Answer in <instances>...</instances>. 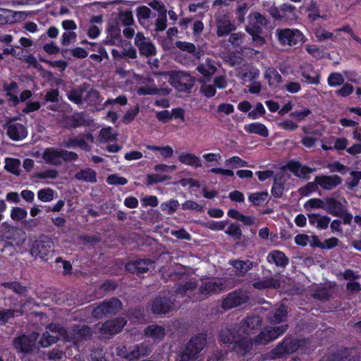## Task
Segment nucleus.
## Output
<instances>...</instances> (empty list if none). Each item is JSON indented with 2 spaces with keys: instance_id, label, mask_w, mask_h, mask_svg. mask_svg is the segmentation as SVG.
<instances>
[{
  "instance_id": "nucleus-6",
  "label": "nucleus",
  "mask_w": 361,
  "mask_h": 361,
  "mask_svg": "<svg viewBox=\"0 0 361 361\" xmlns=\"http://www.w3.org/2000/svg\"><path fill=\"white\" fill-rule=\"evenodd\" d=\"M161 75L164 76L169 75L170 84L180 91L190 90L195 83L194 78L186 72L177 71L170 74L162 73Z\"/></svg>"
},
{
  "instance_id": "nucleus-57",
  "label": "nucleus",
  "mask_w": 361,
  "mask_h": 361,
  "mask_svg": "<svg viewBox=\"0 0 361 361\" xmlns=\"http://www.w3.org/2000/svg\"><path fill=\"white\" fill-rule=\"evenodd\" d=\"M201 82L202 84L200 87V92L207 97H214L216 92L215 86L206 81L201 80Z\"/></svg>"
},
{
  "instance_id": "nucleus-46",
  "label": "nucleus",
  "mask_w": 361,
  "mask_h": 361,
  "mask_svg": "<svg viewBox=\"0 0 361 361\" xmlns=\"http://www.w3.org/2000/svg\"><path fill=\"white\" fill-rule=\"evenodd\" d=\"M197 286V283L195 281H188L184 282L183 284L180 286V287L176 290V294L177 295H180L181 296H183L185 295H189V293L195 289Z\"/></svg>"
},
{
  "instance_id": "nucleus-4",
  "label": "nucleus",
  "mask_w": 361,
  "mask_h": 361,
  "mask_svg": "<svg viewBox=\"0 0 361 361\" xmlns=\"http://www.w3.org/2000/svg\"><path fill=\"white\" fill-rule=\"evenodd\" d=\"M53 252L54 242L45 235L40 236L36 240L30 249V253L33 257H39L44 261H47Z\"/></svg>"
},
{
  "instance_id": "nucleus-48",
  "label": "nucleus",
  "mask_w": 361,
  "mask_h": 361,
  "mask_svg": "<svg viewBox=\"0 0 361 361\" xmlns=\"http://www.w3.org/2000/svg\"><path fill=\"white\" fill-rule=\"evenodd\" d=\"M21 314L19 310L11 309L0 311V324L6 323L10 319Z\"/></svg>"
},
{
  "instance_id": "nucleus-3",
  "label": "nucleus",
  "mask_w": 361,
  "mask_h": 361,
  "mask_svg": "<svg viewBox=\"0 0 361 361\" xmlns=\"http://www.w3.org/2000/svg\"><path fill=\"white\" fill-rule=\"evenodd\" d=\"M206 344V336L200 334L192 337L180 355L179 361H198L199 353Z\"/></svg>"
},
{
  "instance_id": "nucleus-31",
  "label": "nucleus",
  "mask_w": 361,
  "mask_h": 361,
  "mask_svg": "<svg viewBox=\"0 0 361 361\" xmlns=\"http://www.w3.org/2000/svg\"><path fill=\"white\" fill-rule=\"evenodd\" d=\"M267 261L274 263L278 267H285L288 263V259L283 252L279 250H274L267 255Z\"/></svg>"
},
{
  "instance_id": "nucleus-7",
  "label": "nucleus",
  "mask_w": 361,
  "mask_h": 361,
  "mask_svg": "<svg viewBox=\"0 0 361 361\" xmlns=\"http://www.w3.org/2000/svg\"><path fill=\"white\" fill-rule=\"evenodd\" d=\"M298 341L291 338H286L279 343L269 354L271 359H278L286 354L292 353L297 350L299 347Z\"/></svg>"
},
{
  "instance_id": "nucleus-36",
  "label": "nucleus",
  "mask_w": 361,
  "mask_h": 361,
  "mask_svg": "<svg viewBox=\"0 0 361 361\" xmlns=\"http://www.w3.org/2000/svg\"><path fill=\"white\" fill-rule=\"evenodd\" d=\"M324 209L331 214L334 216H339L343 212V204L334 198H330L326 200Z\"/></svg>"
},
{
  "instance_id": "nucleus-45",
  "label": "nucleus",
  "mask_w": 361,
  "mask_h": 361,
  "mask_svg": "<svg viewBox=\"0 0 361 361\" xmlns=\"http://www.w3.org/2000/svg\"><path fill=\"white\" fill-rule=\"evenodd\" d=\"M117 134L111 127L103 128L99 134V138L101 142H110L116 140Z\"/></svg>"
},
{
  "instance_id": "nucleus-25",
  "label": "nucleus",
  "mask_w": 361,
  "mask_h": 361,
  "mask_svg": "<svg viewBox=\"0 0 361 361\" xmlns=\"http://www.w3.org/2000/svg\"><path fill=\"white\" fill-rule=\"evenodd\" d=\"M235 27L227 16H219L217 20V35L222 37L234 30Z\"/></svg>"
},
{
  "instance_id": "nucleus-20",
  "label": "nucleus",
  "mask_w": 361,
  "mask_h": 361,
  "mask_svg": "<svg viewBox=\"0 0 361 361\" xmlns=\"http://www.w3.org/2000/svg\"><path fill=\"white\" fill-rule=\"evenodd\" d=\"M144 334L150 338L154 343L160 342L166 335L165 329L157 324L149 325L145 328Z\"/></svg>"
},
{
  "instance_id": "nucleus-61",
  "label": "nucleus",
  "mask_w": 361,
  "mask_h": 361,
  "mask_svg": "<svg viewBox=\"0 0 361 361\" xmlns=\"http://www.w3.org/2000/svg\"><path fill=\"white\" fill-rule=\"evenodd\" d=\"M333 140V148L335 150L341 151L348 149V140L345 137H332Z\"/></svg>"
},
{
  "instance_id": "nucleus-26",
  "label": "nucleus",
  "mask_w": 361,
  "mask_h": 361,
  "mask_svg": "<svg viewBox=\"0 0 361 361\" xmlns=\"http://www.w3.org/2000/svg\"><path fill=\"white\" fill-rule=\"evenodd\" d=\"M140 84L143 85L140 86L137 90V93L139 95L157 94L159 92V89L150 78L142 79L140 81Z\"/></svg>"
},
{
  "instance_id": "nucleus-2",
  "label": "nucleus",
  "mask_w": 361,
  "mask_h": 361,
  "mask_svg": "<svg viewBox=\"0 0 361 361\" xmlns=\"http://www.w3.org/2000/svg\"><path fill=\"white\" fill-rule=\"evenodd\" d=\"M48 331L44 332L39 342L40 346L47 348L55 343L60 338L66 341H72L75 345L90 338L92 334L90 327L85 325H75L71 331H67L59 325L51 324L47 326Z\"/></svg>"
},
{
  "instance_id": "nucleus-44",
  "label": "nucleus",
  "mask_w": 361,
  "mask_h": 361,
  "mask_svg": "<svg viewBox=\"0 0 361 361\" xmlns=\"http://www.w3.org/2000/svg\"><path fill=\"white\" fill-rule=\"evenodd\" d=\"M272 195L276 197H280L283 193V180L282 176L276 174L274 176V183L271 189Z\"/></svg>"
},
{
  "instance_id": "nucleus-22",
  "label": "nucleus",
  "mask_w": 361,
  "mask_h": 361,
  "mask_svg": "<svg viewBox=\"0 0 361 361\" xmlns=\"http://www.w3.org/2000/svg\"><path fill=\"white\" fill-rule=\"evenodd\" d=\"M264 77L267 80L271 88H277L282 82V77L278 71L273 68H266L264 71Z\"/></svg>"
},
{
  "instance_id": "nucleus-13",
  "label": "nucleus",
  "mask_w": 361,
  "mask_h": 361,
  "mask_svg": "<svg viewBox=\"0 0 361 361\" xmlns=\"http://www.w3.org/2000/svg\"><path fill=\"white\" fill-rule=\"evenodd\" d=\"M6 131L8 136L13 140H21L27 137V131L26 128L16 121H9L6 123Z\"/></svg>"
},
{
  "instance_id": "nucleus-30",
  "label": "nucleus",
  "mask_w": 361,
  "mask_h": 361,
  "mask_svg": "<svg viewBox=\"0 0 361 361\" xmlns=\"http://www.w3.org/2000/svg\"><path fill=\"white\" fill-rule=\"evenodd\" d=\"M287 311L286 307L281 304L273 312H270L267 317L271 324H275L283 322L286 318Z\"/></svg>"
},
{
  "instance_id": "nucleus-19",
  "label": "nucleus",
  "mask_w": 361,
  "mask_h": 361,
  "mask_svg": "<svg viewBox=\"0 0 361 361\" xmlns=\"http://www.w3.org/2000/svg\"><path fill=\"white\" fill-rule=\"evenodd\" d=\"M314 180L318 185L324 190H331L341 183V178L336 175L334 176H317Z\"/></svg>"
},
{
  "instance_id": "nucleus-49",
  "label": "nucleus",
  "mask_w": 361,
  "mask_h": 361,
  "mask_svg": "<svg viewBox=\"0 0 361 361\" xmlns=\"http://www.w3.org/2000/svg\"><path fill=\"white\" fill-rule=\"evenodd\" d=\"M84 101L92 105L101 102L100 94L98 91L90 89L85 92Z\"/></svg>"
},
{
  "instance_id": "nucleus-34",
  "label": "nucleus",
  "mask_w": 361,
  "mask_h": 361,
  "mask_svg": "<svg viewBox=\"0 0 361 361\" xmlns=\"http://www.w3.org/2000/svg\"><path fill=\"white\" fill-rule=\"evenodd\" d=\"M244 129L248 133L257 134L264 137L269 136V130L267 128L264 124L259 122L245 125Z\"/></svg>"
},
{
  "instance_id": "nucleus-9",
  "label": "nucleus",
  "mask_w": 361,
  "mask_h": 361,
  "mask_svg": "<svg viewBox=\"0 0 361 361\" xmlns=\"http://www.w3.org/2000/svg\"><path fill=\"white\" fill-rule=\"evenodd\" d=\"M134 44L141 55L149 57L156 54V47L150 38L138 32L135 37Z\"/></svg>"
},
{
  "instance_id": "nucleus-39",
  "label": "nucleus",
  "mask_w": 361,
  "mask_h": 361,
  "mask_svg": "<svg viewBox=\"0 0 361 361\" xmlns=\"http://www.w3.org/2000/svg\"><path fill=\"white\" fill-rule=\"evenodd\" d=\"M176 45L179 49L192 54L197 59H200L203 55V51L200 49L197 50L195 46L192 43L188 42H177Z\"/></svg>"
},
{
  "instance_id": "nucleus-40",
  "label": "nucleus",
  "mask_w": 361,
  "mask_h": 361,
  "mask_svg": "<svg viewBox=\"0 0 361 361\" xmlns=\"http://www.w3.org/2000/svg\"><path fill=\"white\" fill-rule=\"evenodd\" d=\"M18 88V84L16 82L4 85V90L6 92V95L9 97V101H11L13 105H16L19 102V99L17 96Z\"/></svg>"
},
{
  "instance_id": "nucleus-52",
  "label": "nucleus",
  "mask_w": 361,
  "mask_h": 361,
  "mask_svg": "<svg viewBox=\"0 0 361 361\" xmlns=\"http://www.w3.org/2000/svg\"><path fill=\"white\" fill-rule=\"evenodd\" d=\"M76 128L81 126H89L93 123V120L88 115L78 113L75 114Z\"/></svg>"
},
{
  "instance_id": "nucleus-32",
  "label": "nucleus",
  "mask_w": 361,
  "mask_h": 361,
  "mask_svg": "<svg viewBox=\"0 0 361 361\" xmlns=\"http://www.w3.org/2000/svg\"><path fill=\"white\" fill-rule=\"evenodd\" d=\"M230 264L235 269V274L239 276H244L253 267L250 260H233L230 261Z\"/></svg>"
},
{
  "instance_id": "nucleus-38",
  "label": "nucleus",
  "mask_w": 361,
  "mask_h": 361,
  "mask_svg": "<svg viewBox=\"0 0 361 361\" xmlns=\"http://www.w3.org/2000/svg\"><path fill=\"white\" fill-rule=\"evenodd\" d=\"M197 70L203 76L209 77L215 73L216 71V68L212 59H207L204 63L200 64L197 67Z\"/></svg>"
},
{
  "instance_id": "nucleus-24",
  "label": "nucleus",
  "mask_w": 361,
  "mask_h": 361,
  "mask_svg": "<svg viewBox=\"0 0 361 361\" xmlns=\"http://www.w3.org/2000/svg\"><path fill=\"white\" fill-rule=\"evenodd\" d=\"M287 167L296 176L306 179L309 178V175L314 171V169L303 166L298 161L289 162L287 164Z\"/></svg>"
},
{
  "instance_id": "nucleus-14",
  "label": "nucleus",
  "mask_w": 361,
  "mask_h": 361,
  "mask_svg": "<svg viewBox=\"0 0 361 361\" xmlns=\"http://www.w3.org/2000/svg\"><path fill=\"white\" fill-rule=\"evenodd\" d=\"M267 25L266 18L259 13H250L248 16V24L246 31L248 33L261 32L262 27Z\"/></svg>"
},
{
  "instance_id": "nucleus-58",
  "label": "nucleus",
  "mask_w": 361,
  "mask_h": 361,
  "mask_svg": "<svg viewBox=\"0 0 361 361\" xmlns=\"http://www.w3.org/2000/svg\"><path fill=\"white\" fill-rule=\"evenodd\" d=\"M314 34L319 42L333 40L332 32H330L322 27L317 28L314 31Z\"/></svg>"
},
{
  "instance_id": "nucleus-53",
  "label": "nucleus",
  "mask_w": 361,
  "mask_h": 361,
  "mask_svg": "<svg viewBox=\"0 0 361 361\" xmlns=\"http://www.w3.org/2000/svg\"><path fill=\"white\" fill-rule=\"evenodd\" d=\"M345 79L341 73L338 72L331 73L327 79V83L330 87H336L342 85Z\"/></svg>"
},
{
  "instance_id": "nucleus-63",
  "label": "nucleus",
  "mask_w": 361,
  "mask_h": 361,
  "mask_svg": "<svg viewBox=\"0 0 361 361\" xmlns=\"http://www.w3.org/2000/svg\"><path fill=\"white\" fill-rule=\"evenodd\" d=\"M318 189V185L314 180V182H310L304 187L299 189L298 192L300 195L302 196H308L311 193L315 192Z\"/></svg>"
},
{
  "instance_id": "nucleus-51",
  "label": "nucleus",
  "mask_w": 361,
  "mask_h": 361,
  "mask_svg": "<svg viewBox=\"0 0 361 361\" xmlns=\"http://www.w3.org/2000/svg\"><path fill=\"white\" fill-rule=\"evenodd\" d=\"M171 178L166 175L162 174H148L146 177V184L147 185H152L157 184L166 180H169Z\"/></svg>"
},
{
  "instance_id": "nucleus-64",
  "label": "nucleus",
  "mask_w": 361,
  "mask_h": 361,
  "mask_svg": "<svg viewBox=\"0 0 361 361\" xmlns=\"http://www.w3.org/2000/svg\"><path fill=\"white\" fill-rule=\"evenodd\" d=\"M77 35L73 31L65 32L61 35V42L63 46H68L76 39Z\"/></svg>"
},
{
  "instance_id": "nucleus-18",
  "label": "nucleus",
  "mask_w": 361,
  "mask_h": 361,
  "mask_svg": "<svg viewBox=\"0 0 361 361\" xmlns=\"http://www.w3.org/2000/svg\"><path fill=\"white\" fill-rule=\"evenodd\" d=\"M152 264L153 262L149 259H140L128 263L126 269L132 273L142 274L147 272Z\"/></svg>"
},
{
  "instance_id": "nucleus-47",
  "label": "nucleus",
  "mask_w": 361,
  "mask_h": 361,
  "mask_svg": "<svg viewBox=\"0 0 361 361\" xmlns=\"http://www.w3.org/2000/svg\"><path fill=\"white\" fill-rule=\"evenodd\" d=\"M179 205L178 200L171 199L167 202L161 203L160 208L164 213L171 214L178 209Z\"/></svg>"
},
{
  "instance_id": "nucleus-42",
  "label": "nucleus",
  "mask_w": 361,
  "mask_h": 361,
  "mask_svg": "<svg viewBox=\"0 0 361 361\" xmlns=\"http://www.w3.org/2000/svg\"><path fill=\"white\" fill-rule=\"evenodd\" d=\"M85 90L83 87H80L77 89L71 90L68 94V98L70 101L76 104H81L84 101Z\"/></svg>"
},
{
  "instance_id": "nucleus-37",
  "label": "nucleus",
  "mask_w": 361,
  "mask_h": 361,
  "mask_svg": "<svg viewBox=\"0 0 361 361\" xmlns=\"http://www.w3.org/2000/svg\"><path fill=\"white\" fill-rule=\"evenodd\" d=\"M75 178L78 180H82L90 183L97 182V173L92 169L87 168L75 174Z\"/></svg>"
},
{
  "instance_id": "nucleus-33",
  "label": "nucleus",
  "mask_w": 361,
  "mask_h": 361,
  "mask_svg": "<svg viewBox=\"0 0 361 361\" xmlns=\"http://www.w3.org/2000/svg\"><path fill=\"white\" fill-rule=\"evenodd\" d=\"M309 222L319 229H325L330 223V218L327 216H321L316 214H308Z\"/></svg>"
},
{
  "instance_id": "nucleus-59",
  "label": "nucleus",
  "mask_w": 361,
  "mask_h": 361,
  "mask_svg": "<svg viewBox=\"0 0 361 361\" xmlns=\"http://www.w3.org/2000/svg\"><path fill=\"white\" fill-rule=\"evenodd\" d=\"M151 10L147 6H143L137 8V20L141 24L149 18Z\"/></svg>"
},
{
  "instance_id": "nucleus-16",
  "label": "nucleus",
  "mask_w": 361,
  "mask_h": 361,
  "mask_svg": "<svg viewBox=\"0 0 361 361\" xmlns=\"http://www.w3.org/2000/svg\"><path fill=\"white\" fill-rule=\"evenodd\" d=\"M301 75L307 84L317 85L320 83V72L319 70H315L311 64H306L301 67Z\"/></svg>"
},
{
  "instance_id": "nucleus-17",
  "label": "nucleus",
  "mask_w": 361,
  "mask_h": 361,
  "mask_svg": "<svg viewBox=\"0 0 361 361\" xmlns=\"http://www.w3.org/2000/svg\"><path fill=\"white\" fill-rule=\"evenodd\" d=\"M61 149L55 147H48L44 149L42 158L44 161L49 165L60 166Z\"/></svg>"
},
{
  "instance_id": "nucleus-1",
  "label": "nucleus",
  "mask_w": 361,
  "mask_h": 361,
  "mask_svg": "<svg viewBox=\"0 0 361 361\" xmlns=\"http://www.w3.org/2000/svg\"><path fill=\"white\" fill-rule=\"evenodd\" d=\"M262 322L259 316L247 317L240 325L222 330L220 334L221 341L225 344H229L231 350L243 355L253 345H266L279 338L287 330L286 324L267 326L252 341L250 338V335L261 326Z\"/></svg>"
},
{
  "instance_id": "nucleus-11",
  "label": "nucleus",
  "mask_w": 361,
  "mask_h": 361,
  "mask_svg": "<svg viewBox=\"0 0 361 361\" xmlns=\"http://www.w3.org/2000/svg\"><path fill=\"white\" fill-rule=\"evenodd\" d=\"M249 299L247 293L242 290L230 293L222 302L224 309H231L245 303Z\"/></svg>"
},
{
  "instance_id": "nucleus-21",
  "label": "nucleus",
  "mask_w": 361,
  "mask_h": 361,
  "mask_svg": "<svg viewBox=\"0 0 361 361\" xmlns=\"http://www.w3.org/2000/svg\"><path fill=\"white\" fill-rule=\"evenodd\" d=\"M173 302L168 298H156L152 305V310L155 314H166L172 310Z\"/></svg>"
},
{
  "instance_id": "nucleus-62",
  "label": "nucleus",
  "mask_w": 361,
  "mask_h": 361,
  "mask_svg": "<svg viewBox=\"0 0 361 361\" xmlns=\"http://www.w3.org/2000/svg\"><path fill=\"white\" fill-rule=\"evenodd\" d=\"M123 48V51H121L122 59L129 58L131 59H135L137 58V52L134 47H132L130 42H127V45L124 47H121Z\"/></svg>"
},
{
  "instance_id": "nucleus-27",
  "label": "nucleus",
  "mask_w": 361,
  "mask_h": 361,
  "mask_svg": "<svg viewBox=\"0 0 361 361\" xmlns=\"http://www.w3.org/2000/svg\"><path fill=\"white\" fill-rule=\"evenodd\" d=\"M279 15L283 22L293 21L298 18L295 6L288 4H283L281 6Z\"/></svg>"
},
{
  "instance_id": "nucleus-12",
  "label": "nucleus",
  "mask_w": 361,
  "mask_h": 361,
  "mask_svg": "<svg viewBox=\"0 0 361 361\" xmlns=\"http://www.w3.org/2000/svg\"><path fill=\"white\" fill-rule=\"evenodd\" d=\"M224 282L222 279H215L205 281L199 288V295L197 299H204L207 295L220 292L224 289Z\"/></svg>"
},
{
  "instance_id": "nucleus-29",
  "label": "nucleus",
  "mask_w": 361,
  "mask_h": 361,
  "mask_svg": "<svg viewBox=\"0 0 361 361\" xmlns=\"http://www.w3.org/2000/svg\"><path fill=\"white\" fill-rule=\"evenodd\" d=\"M178 160L180 163L190 166L195 168L202 167L201 159L197 156L192 153H182L178 156Z\"/></svg>"
},
{
  "instance_id": "nucleus-41",
  "label": "nucleus",
  "mask_w": 361,
  "mask_h": 361,
  "mask_svg": "<svg viewBox=\"0 0 361 361\" xmlns=\"http://www.w3.org/2000/svg\"><path fill=\"white\" fill-rule=\"evenodd\" d=\"M149 352V350L147 345H137L135 346V348L130 352L128 353V360L138 359L141 356L147 355Z\"/></svg>"
},
{
  "instance_id": "nucleus-8",
  "label": "nucleus",
  "mask_w": 361,
  "mask_h": 361,
  "mask_svg": "<svg viewBox=\"0 0 361 361\" xmlns=\"http://www.w3.org/2000/svg\"><path fill=\"white\" fill-rule=\"evenodd\" d=\"M121 309V302L119 300L113 298L109 301L103 302L92 310V316L100 319L107 314H116Z\"/></svg>"
},
{
  "instance_id": "nucleus-60",
  "label": "nucleus",
  "mask_w": 361,
  "mask_h": 361,
  "mask_svg": "<svg viewBox=\"0 0 361 361\" xmlns=\"http://www.w3.org/2000/svg\"><path fill=\"white\" fill-rule=\"evenodd\" d=\"M140 111V106L136 105L130 109H129L123 117V122L125 123H129L132 122L135 118L137 116Z\"/></svg>"
},
{
  "instance_id": "nucleus-10",
  "label": "nucleus",
  "mask_w": 361,
  "mask_h": 361,
  "mask_svg": "<svg viewBox=\"0 0 361 361\" xmlns=\"http://www.w3.org/2000/svg\"><path fill=\"white\" fill-rule=\"evenodd\" d=\"M37 338L38 334L35 332L20 336L13 341L14 348L18 352L28 353L35 347Z\"/></svg>"
},
{
  "instance_id": "nucleus-50",
  "label": "nucleus",
  "mask_w": 361,
  "mask_h": 361,
  "mask_svg": "<svg viewBox=\"0 0 361 361\" xmlns=\"http://www.w3.org/2000/svg\"><path fill=\"white\" fill-rule=\"evenodd\" d=\"M268 195L267 192L252 193L249 195V200L255 205H261L267 201Z\"/></svg>"
},
{
  "instance_id": "nucleus-28",
  "label": "nucleus",
  "mask_w": 361,
  "mask_h": 361,
  "mask_svg": "<svg viewBox=\"0 0 361 361\" xmlns=\"http://www.w3.org/2000/svg\"><path fill=\"white\" fill-rule=\"evenodd\" d=\"M281 281L279 278L271 277L263 279L253 283V287L258 290L266 288H277L280 286Z\"/></svg>"
},
{
  "instance_id": "nucleus-56",
  "label": "nucleus",
  "mask_w": 361,
  "mask_h": 361,
  "mask_svg": "<svg viewBox=\"0 0 361 361\" xmlns=\"http://www.w3.org/2000/svg\"><path fill=\"white\" fill-rule=\"evenodd\" d=\"M54 191L51 188L41 189L37 192L38 199L44 202H50L54 199Z\"/></svg>"
},
{
  "instance_id": "nucleus-54",
  "label": "nucleus",
  "mask_w": 361,
  "mask_h": 361,
  "mask_svg": "<svg viewBox=\"0 0 361 361\" xmlns=\"http://www.w3.org/2000/svg\"><path fill=\"white\" fill-rule=\"evenodd\" d=\"M225 165L231 168L246 167L247 163L238 156H233L225 161Z\"/></svg>"
},
{
  "instance_id": "nucleus-55",
  "label": "nucleus",
  "mask_w": 361,
  "mask_h": 361,
  "mask_svg": "<svg viewBox=\"0 0 361 361\" xmlns=\"http://www.w3.org/2000/svg\"><path fill=\"white\" fill-rule=\"evenodd\" d=\"M27 215V212L25 209L19 207H14L11 209V218L13 221H22L23 219H25Z\"/></svg>"
},
{
  "instance_id": "nucleus-15",
  "label": "nucleus",
  "mask_w": 361,
  "mask_h": 361,
  "mask_svg": "<svg viewBox=\"0 0 361 361\" xmlns=\"http://www.w3.org/2000/svg\"><path fill=\"white\" fill-rule=\"evenodd\" d=\"M126 321L123 318H117L106 322L101 327L102 333L105 336H111L119 333L126 325Z\"/></svg>"
},
{
  "instance_id": "nucleus-35",
  "label": "nucleus",
  "mask_w": 361,
  "mask_h": 361,
  "mask_svg": "<svg viewBox=\"0 0 361 361\" xmlns=\"http://www.w3.org/2000/svg\"><path fill=\"white\" fill-rule=\"evenodd\" d=\"M63 146L67 148H74L75 147H79L80 148L84 150H89L90 146L87 142L85 141L84 137H75L66 139L63 141Z\"/></svg>"
},
{
  "instance_id": "nucleus-5",
  "label": "nucleus",
  "mask_w": 361,
  "mask_h": 361,
  "mask_svg": "<svg viewBox=\"0 0 361 361\" xmlns=\"http://www.w3.org/2000/svg\"><path fill=\"white\" fill-rule=\"evenodd\" d=\"M276 35L279 42L283 46H295L305 40L303 33L298 29H278Z\"/></svg>"
},
{
  "instance_id": "nucleus-23",
  "label": "nucleus",
  "mask_w": 361,
  "mask_h": 361,
  "mask_svg": "<svg viewBox=\"0 0 361 361\" xmlns=\"http://www.w3.org/2000/svg\"><path fill=\"white\" fill-rule=\"evenodd\" d=\"M106 45L124 47L127 45V42L122 39L120 30L117 27H111L108 32L106 38L104 40Z\"/></svg>"
},
{
  "instance_id": "nucleus-43",
  "label": "nucleus",
  "mask_w": 361,
  "mask_h": 361,
  "mask_svg": "<svg viewBox=\"0 0 361 361\" xmlns=\"http://www.w3.org/2000/svg\"><path fill=\"white\" fill-rule=\"evenodd\" d=\"M5 169L15 175H19L20 171V161L18 159L6 158L5 159Z\"/></svg>"
}]
</instances>
